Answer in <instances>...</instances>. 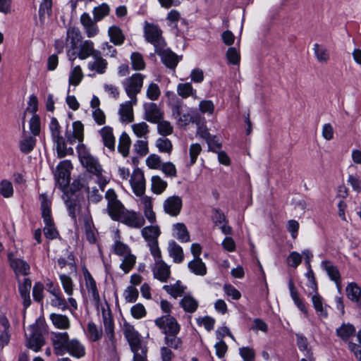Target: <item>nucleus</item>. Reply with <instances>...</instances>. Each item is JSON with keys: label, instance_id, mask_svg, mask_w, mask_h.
I'll list each match as a JSON object with an SVG mask.
<instances>
[{"label": "nucleus", "instance_id": "39", "mask_svg": "<svg viewBox=\"0 0 361 361\" xmlns=\"http://www.w3.org/2000/svg\"><path fill=\"white\" fill-rule=\"evenodd\" d=\"M87 336L90 341L97 342L103 336L102 327L98 326L94 322H89L87 325Z\"/></svg>", "mask_w": 361, "mask_h": 361}, {"label": "nucleus", "instance_id": "25", "mask_svg": "<svg viewBox=\"0 0 361 361\" xmlns=\"http://www.w3.org/2000/svg\"><path fill=\"white\" fill-rule=\"evenodd\" d=\"M83 274L85 281V286L89 294L92 295V299L95 302H98L100 300V298L95 280L87 269H85Z\"/></svg>", "mask_w": 361, "mask_h": 361}, {"label": "nucleus", "instance_id": "41", "mask_svg": "<svg viewBox=\"0 0 361 361\" xmlns=\"http://www.w3.org/2000/svg\"><path fill=\"white\" fill-rule=\"evenodd\" d=\"M311 299L313 307L317 314L324 318L326 317L328 315L326 306L324 305L322 297L318 293H316L312 295Z\"/></svg>", "mask_w": 361, "mask_h": 361}, {"label": "nucleus", "instance_id": "15", "mask_svg": "<svg viewBox=\"0 0 361 361\" xmlns=\"http://www.w3.org/2000/svg\"><path fill=\"white\" fill-rule=\"evenodd\" d=\"M69 341L67 332H56L51 334V342L56 355H63L66 353V346Z\"/></svg>", "mask_w": 361, "mask_h": 361}, {"label": "nucleus", "instance_id": "61", "mask_svg": "<svg viewBox=\"0 0 361 361\" xmlns=\"http://www.w3.org/2000/svg\"><path fill=\"white\" fill-rule=\"evenodd\" d=\"M132 129L134 133L139 137H145V135L149 133V126L144 121L133 124L132 126Z\"/></svg>", "mask_w": 361, "mask_h": 361}, {"label": "nucleus", "instance_id": "52", "mask_svg": "<svg viewBox=\"0 0 361 361\" xmlns=\"http://www.w3.org/2000/svg\"><path fill=\"white\" fill-rule=\"evenodd\" d=\"M156 123L157 124V131L160 135L167 136L172 134L173 128L169 121L162 118Z\"/></svg>", "mask_w": 361, "mask_h": 361}, {"label": "nucleus", "instance_id": "56", "mask_svg": "<svg viewBox=\"0 0 361 361\" xmlns=\"http://www.w3.org/2000/svg\"><path fill=\"white\" fill-rule=\"evenodd\" d=\"M83 78V74L80 66H77L71 71L69 76V84L78 85Z\"/></svg>", "mask_w": 361, "mask_h": 361}, {"label": "nucleus", "instance_id": "11", "mask_svg": "<svg viewBox=\"0 0 361 361\" xmlns=\"http://www.w3.org/2000/svg\"><path fill=\"white\" fill-rule=\"evenodd\" d=\"M73 169L72 164L68 160L61 161L56 167L55 179L59 188L65 191L71 181V171Z\"/></svg>", "mask_w": 361, "mask_h": 361}, {"label": "nucleus", "instance_id": "3", "mask_svg": "<svg viewBox=\"0 0 361 361\" xmlns=\"http://www.w3.org/2000/svg\"><path fill=\"white\" fill-rule=\"evenodd\" d=\"M49 128L53 142L56 145V151L59 157H64L67 154L73 153V149L66 147L65 138L61 135V127L55 117L51 118Z\"/></svg>", "mask_w": 361, "mask_h": 361}, {"label": "nucleus", "instance_id": "64", "mask_svg": "<svg viewBox=\"0 0 361 361\" xmlns=\"http://www.w3.org/2000/svg\"><path fill=\"white\" fill-rule=\"evenodd\" d=\"M156 146L161 152L170 153L172 150V143L168 138H158Z\"/></svg>", "mask_w": 361, "mask_h": 361}, {"label": "nucleus", "instance_id": "48", "mask_svg": "<svg viewBox=\"0 0 361 361\" xmlns=\"http://www.w3.org/2000/svg\"><path fill=\"white\" fill-rule=\"evenodd\" d=\"M178 334H169L164 336L166 347L179 350L182 347V339L178 336Z\"/></svg>", "mask_w": 361, "mask_h": 361}, {"label": "nucleus", "instance_id": "42", "mask_svg": "<svg viewBox=\"0 0 361 361\" xmlns=\"http://www.w3.org/2000/svg\"><path fill=\"white\" fill-rule=\"evenodd\" d=\"M188 267L195 275L204 276L207 274L206 265L201 258H194L189 262Z\"/></svg>", "mask_w": 361, "mask_h": 361}, {"label": "nucleus", "instance_id": "19", "mask_svg": "<svg viewBox=\"0 0 361 361\" xmlns=\"http://www.w3.org/2000/svg\"><path fill=\"white\" fill-rule=\"evenodd\" d=\"M155 53L160 56L161 62L170 69L174 70L180 61L178 56L166 47Z\"/></svg>", "mask_w": 361, "mask_h": 361}, {"label": "nucleus", "instance_id": "28", "mask_svg": "<svg viewBox=\"0 0 361 361\" xmlns=\"http://www.w3.org/2000/svg\"><path fill=\"white\" fill-rule=\"evenodd\" d=\"M78 48L79 49L78 57L81 60L86 59L90 56L93 57L95 55V52L99 51L94 49V43L91 40L81 42Z\"/></svg>", "mask_w": 361, "mask_h": 361}, {"label": "nucleus", "instance_id": "55", "mask_svg": "<svg viewBox=\"0 0 361 361\" xmlns=\"http://www.w3.org/2000/svg\"><path fill=\"white\" fill-rule=\"evenodd\" d=\"M36 143V139L29 136L27 137H25L20 142V151L23 153L27 154L30 152Z\"/></svg>", "mask_w": 361, "mask_h": 361}, {"label": "nucleus", "instance_id": "21", "mask_svg": "<svg viewBox=\"0 0 361 361\" xmlns=\"http://www.w3.org/2000/svg\"><path fill=\"white\" fill-rule=\"evenodd\" d=\"M65 204L68 212L69 216L74 220L76 219V212L80 209L79 197L77 194L63 191Z\"/></svg>", "mask_w": 361, "mask_h": 361}, {"label": "nucleus", "instance_id": "62", "mask_svg": "<svg viewBox=\"0 0 361 361\" xmlns=\"http://www.w3.org/2000/svg\"><path fill=\"white\" fill-rule=\"evenodd\" d=\"M52 0H43L39 8V16L41 21L44 20L46 14L51 13Z\"/></svg>", "mask_w": 361, "mask_h": 361}, {"label": "nucleus", "instance_id": "51", "mask_svg": "<svg viewBox=\"0 0 361 361\" xmlns=\"http://www.w3.org/2000/svg\"><path fill=\"white\" fill-rule=\"evenodd\" d=\"M112 250L116 255L121 257H124L131 253V250L129 246L120 241L119 240H116L114 242V245H112Z\"/></svg>", "mask_w": 361, "mask_h": 361}, {"label": "nucleus", "instance_id": "50", "mask_svg": "<svg viewBox=\"0 0 361 361\" xmlns=\"http://www.w3.org/2000/svg\"><path fill=\"white\" fill-rule=\"evenodd\" d=\"M314 53L319 63H326L329 59V54L326 49L321 47L319 44H314Z\"/></svg>", "mask_w": 361, "mask_h": 361}, {"label": "nucleus", "instance_id": "34", "mask_svg": "<svg viewBox=\"0 0 361 361\" xmlns=\"http://www.w3.org/2000/svg\"><path fill=\"white\" fill-rule=\"evenodd\" d=\"M31 280L28 278H25L23 282L20 283L18 286L20 296L23 300V305L25 308L28 307L31 303L30 297V290L31 288Z\"/></svg>", "mask_w": 361, "mask_h": 361}, {"label": "nucleus", "instance_id": "59", "mask_svg": "<svg viewBox=\"0 0 361 361\" xmlns=\"http://www.w3.org/2000/svg\"><path fill=\"white\" fill-rule=\"evenodd\" d=\"M131 64L135 70H142L145 67V63L142 55L138 52H133L130 56Z\"/></svg>", "mask_w": 361, "mask_h": 361}, {"label": "nucleus", "instance_id": "36", "mask_svg": "<svg viewBox=\"0 0 361 361\" xmlns=\"http://www.w3.org/2000/svg\"><path fill=\"white\" fill-rule=\"evenodd\" d=\"M82 40V35L79 28L69 27L66 32V41L71 44V49H78V44Z\"/></svg>", "mask_w": 361, "mask_h": 361}, {"label": "nucleus", "instance_id": "1", "mask_svg": "<svg viewBox=\"0 0 361 361\" xmlns=\"http://www.w3.org/2000/svg\"><path fill=\"white\" fill-rule=\"evenodd\" d=\"M123 334L128 342L131 351L133 353V361H147V348L143 344L142 337L135 329L134 326L125 323Z\"/></svg>", "mask_w": 361, "mask_h": 361}, {"label": "nucleus", "instance_id": "57", "mask_svg": "<svg viewBox=\"0 0 361 361\" xmlns=\"http://www.w3.org/2000/svg\"><path fill=\"white\" fill-rule=\"evenodd\" d=\"M138 295L137 289L133 286H128L123 292V297L127 302H135L137 300Z\"/></svg>", "mask_w": 361, "mask_h": 361}, {"label": "nucleus", "instance_id": "47", "mask_svg": "<svg viewBox=\"0 0 361 361\" xmlns=\"http://www.w3.org/2000/svg\"><path fill=\"white\" fill-rule=\"evenodd\" d=\"M151 181V189L154 194L162 193L167 187V183L158 176H152Z\"/></svg>", "mask_w": 361, "mask_h": 361}, {"label": "nucleus", "instance_id": "63", "mask_svg": "<svg viewBox=\"0 0 361 361\" xmlns=\"http://www.w3.org/2000/svg\"><path fill=\"white\" fill-rule=\"evenodd\" d=\"M239 354L244 361H255V351L250 347L240 348Z\"/></svg>", "mask_w": 361, "mask_h": 361}, {"label": "nucleus", "instance_id": "40", "mask_svg": "<svg viewBox=\"0 0 361 361\" xmlns=\"http://www.w3.org/2000/svg\"><path fill=\"white\" fill-rule=\"evenodd\" d=\"M174 231L173 236H175L179 241L182 243H187L190 240L189 232L183 223H177L173 226Z\"/></svg>", "mask_w": 361, "mask_h": 361}, {"label": "nucleus", "instance_id": "9", "mask_svg": "<svg viewBox=\"0 0 361 361\" xmlns=\"http://www.w3.org/2000/svg\"><path fill=\"white\" fill-rule=\"evenodd\" d=\"M141 233L144 239L147 242L151 255H159V252L161 251L158 245V238L161 233L159 226H145L142 229Z\"/></svg>", "mask_w": 361, "mask_h": 361}, {"label": "nucleus", "instance_id": "46", "mask_svg": "<svg viewBox=\"0 0 361 361\" xmlns=\"http://www.w3.org/2000/svg\"><path fill=\"white\" fill-rule=\"evenodd\" d=\"M346 295L353 302L358 301L361 296L360 287L354 282L350 283L345 288Z\"/></svg>", "mask_w": 361, "mask_h": 361}, {"label": "nucleus", "instance_id": "22", "mask_svg": "<svg viewBox=\"0 0 361 361\" xmlns=\"http://www.w3.org/2000/svg\"><path fill=\"white\" fill-rule=\"evenodd\" d=\"M8 259L16 275L26 276L30 273V265L23 259L13 257V253L8 255Z\"/></svg>", "mask_w": 361, "mask_h": 361}, {"label": "nucleus", "instance_id": "60", "mask_svg": "<svg viewBox=\"0 0 361 361\" xmlns=\"http://www.w3.org/2000/svg\"><path fill=\"white\" fill-rule=\"evenodd\" d=\"M130 313L133 318L140 319L146 316L147 310L142 304L137 303L131 307Z\"/></svg>", "mask_w": 361, "mask_h": 361}, {"label": "nucleus", "instance_id": "14", "mask_svg": "<svg viewBox=\"0 0 361 361\" xmlns=\"http://www.w3.org/2000/svg\"><path fill=\"white\" fill-rule=\"evenodd\" d=\"M79 158L82 165L86 168L87 171L97 176L102 175V169L97 159L92 157L90 153L84 152L79 154Z\"/></svg>", "mask_w": 361, "mask_h": 361}, {"label": "nucleus", "instance_id": "17", "mask_svg": "<svg viewBox=\"0 0 361 361\" xmlns=\"http://www.w3.org/2000/svg\"><path fill=\"white\" fill-rule=\"evenodd\" d=\"M30 329L31 333L28 338L27 346L34 351L38 352L44 344L42 334L37 324L30 326Z\"/></svg>", "mask_w": 361, "mask_h": 361}, {"label": "nucleus", "instance_id": "32", "mask_svg": "<svg viewBox=\"0 0 361 361\" xmlns=\"http://www.w3.org/2000/svg\"><path fill=\"white\" fill-rule=\"evenodd\" d=\"M99 133L102 137V140L105 147H108L111 151L115 149V137L113 134V129L110 126H104L100 130Z\"/></svg>", "mask_w": 361, "mask_h": 361}, {"label": "nucleus", "instance_id": "38", "mask_svg": "<svg viewBox=\"0 0 361 361\" xmlns=\"http://www.w3.org/2000/svg\"><path fill=\"white\" fill-rule=\"evenodd\" d=\"M108 34L110 37V41L116 46H120L123 44L125 41V35L121 29L116 26L112 25L108 30Z\"/></svg>", "mask_w": 361, "mask_h": 361}, {"label": "nucleus", "instance_id": "20", "mask_svg": "<svg viewBox=\"0 0 361 361\" xmlns=\"http://www.w3.org/2000/svg\"><path fill=\"white\" fill-rule=\"evenodd\" d=\"M144 118L152 123L159 122L164 118V113L155 103H147L144 105Z\"/></svg>", "mask_w": 361, "mask_h": 361}, {"label": "nucleus", "instance_id": "53", "mask_svg": "<svg viewBox=\"0 0 361 361\" xmlns=\"http://www.w3.org/2000/svg\"><path fill=\"white\" fill-rule=\"evenodd\" d=\"M59 278L64 292L71 297L73 294V282L72 279L66 274H61Z\"/></svg>", "mask_w": 361, "mask_h": 361}, {"label": "nucleus", "instance_id": "10", "mask_svg": "<svg viewBox=\"0 0 361 361\" xmlns=\"http://www.w3.org/2000/svg\"><path fill=\"white\" fill-rule=\"evenodd\" d=\"M155 325L161 330L165 336L179 334L180 326L177 319L170 314L163 315L154 320Z\"/></svg>", "mask_w": 361, "mask_h": 361}, {"label": "nucleus", "instance_id": "27", "mask_svg": "<svg viewBox=\"0 0 361 361\" xmlns=\"http://www.w3.org/2000/svg\"><path fill=\"white\" fill-rule=\"evenodd\" d=\"M94 61L88 63V68L90 71H94L99 74L105 73L107 68V61L101 56L100 51L95 52L93 56Z\"/></svg>", "mask_w": 361, "mask_h": 361}, {"label": "nucleus", "instance_id": "58", "mask_svg": "<svg viewBox=\"0 0 361 361\" xmlns=\"http://www.w3.org/2000/svg\"><path fill=\"white\" fill-rule=\"evenodd\" d=\"M166 20L169 21V25L178 29L177 23L181 21L185 23V19L180 18V13L176 10H171L167 15Z\"/></svg>", "mask_w": 361, "mask_h": 361}, {"label": "nucleus", "instance_id": "4", "mask_svg": "<svg viewBox=\"0 0 361 361\" xmlns=\"http://www.w3.org/2000/svg\"><path fill=\"white\" fill-rule=\"evenodd\" d=\"M111 217L114 221H120L134 228H141L145 222L144 217L140 213L128 210L124 206Z\"/></svg>", "mask_w": 361, "mask_h": 361}, {"label": "nucleus", "instance_id": "16", "mask_svg": "<svg viewBox=\"0 0 361 361\" xmlns=\"http://www.w3.org/2000/svg\"><path fill=\"white\" fill-rule=\"evenodd\" d=\"M54 298L51 300V305L56 307L61 311L70 310L73 312L78 310V303L73 298L69 296L68 300H66L61 295V293L54 296Z\"/></svg>", "mask_w": 361, "mask_h": 361}, {"label": "nucleus", "instance_id": "45", "mask_svg": "<svg viewBox=\"0 0 361 361\" xmlns=\"http://www.w3.org/2000/svg\"><path fill=\"white\" fill-rule=\"evenodd\" d=\"M355 333V328L350 324H343L336 329V335L342 340L346 341Z\"/></svg>", "mask_w": 361, "mask_h": 361}, {"label": "nucleus", "instance_id": "12", "mask_svg": "<svg viewBox=\"0 0 361 361\" xmlns=\"http://www.w3.org/2000/svg\"><path fill=\"white\" fill-rule=\"evenodd\" d=\"M154 259V264L152 268L154 278L161 282H167L171 276V267L161 257V251L159 255H152Z\"/></svg>", "mask_w": 361, "mask_h": 361}, {"label": "nucleus", "instance_id": "49", "mask_svg": "<svg viewBox=\"0 0 361 361\" xmlns=\"http://www.w3.org/2000/svg\"><path fill=\"white\" fill-rule=\"evenodd\" d=\"M123 257L122 262L120 264V268L125 274H128L134 267L136 263V257L132 253H130Z\"/></svg>", "mask_w": 361, "mask_h": 361}, {"label": "nucleus", "instance_id": "29", "mask_svg": "<svg viewBox=\"0 0 361 361\" xmlns=\"http://www.w3.org/2000/svg\"><path fill=\"white\" fill-rule=\"evenodd\" d=\"M168 252L169 255L173 259V262L179 264L183 261V250L176 241H169Z\"/></svg>", "mask_w": 361, "mask_h": 361}, {"label": "nucleus", "instance_id": "31", "mask_svg": "<svg viewBox=\"0 0 361 361\" xmlns=\"http://www.w3.org/2000/svg\"><path fill=\"white\" fill-rule=\"evenodd\" d=\"M66 353L71 355L80 358L85 355V347L77 339L69 340L66 346Z\"/></svg>", "mask_w": 361, "mask_h": 361}, {"label": "nucleus", "instance_id": "30", "mask_svg": "<svg viewBox=\"0 0 361 361\" xmlns=\"http://www.w3.org/2000/svg\"><path fill=\"white\" fill-rule=\"evenodd\" d=\"M177 94L183 99L191 97L194 99H199L197 90L192 87L190 82L179 83L177 85Z\"/></svg>", "mask_w": 361, "mask_h": 361}, {"label": "nucleus", "instance_id": "18", "mask_svg": "<svg viewBox=\"0 0 361 361\" xmlns=\"http://www.w3.org/2000/svg\"><path fill=\"white\" fill-rule=\"evenodd\" d=\"M182 206V199L176 195L169 197L163 203L164 212L171 216H177L181 211Z\"/></svg>", "mask_w": 361, "mask_h": 361}, {"label": "nucleus", "instance_id": "37", "mask_svg": "<svg viewBox=\"0 0 361 361\" xmlns=\"http://www.w3.org/2000/svg\"><path fill=\"white\" fill-rule=\"evenodd\" d=\"M180 306L185 312L193 313L199 306L198 301L190 295H185L179 302Z\"/></svg>", "mask_w": 361, "mask_h": 361}, {"label": "nucleus", "instance_id": "7", "mask_svg": "<svg viewBox=\"0 0 361 361\" xmlns=\"http://www.w3.org/2000/svg\"><path fill=\"white\" fill-rule=\"evenodd\" d=\"M144 35L146 41L154 45L155 52L166 46L162 36V30L157 25L146 22L144 26Z\"/></svg>", "mask_w": 361, "mask_h": 361}, {"label": "nucleus", "instance_id": "8", "mask_svg": "<svg viewBox=\"0 0 361 361\" xmlns=\"http://www.w3.org/2000/svg\"><path fill=\"white\" fill-rule=\"evenodd\" d=\"M102 322L105 333V341L110 345L112 350L116 348V339L114 332V322L109 307L102 308Z\"/></svg>", "mask_w": 361, "mask_h": 361}, {"label": "nucleus", "instance_id": "33", "mask_svg": "<svg viewBox=\"0 0 361 361\" xmlns=\"http://www.w3.org/2000/svg\"><path fill=\"white\" fill-rule=\"evenodd\" d=\"M133 102L130 99L120 105L118 114L123 122L130 123L133 121Z\"/></svg>", "mask_w": 361, "mask_h": 361}, {"label": "nucleus", "instance_id": "13", "mask_svg": "<svg viewBox=\"0 0 361 361\" xmlns=\"http://www.w3.org/2000/svg\"><path fill=\"white\" fill-rule=\"evenodd\" d=\"M130 183L136 196H142L145 192L146 182L143 171L139 169H135L130 179Z\"/></svg>", "mask_w": 361, "mask_h": 361}, {"label": "nucleus", "instance_id": "44", "mask_svg": "<svg viewBox=\"0 0 361 361\" xmlns=\"http://www.w3.org/2000/svg\"><path fill=\"white\" fill-rule=\"evenodd\" d=\"M130 143V137L126 132H123L119 137L118 150L124 157H128L129 154Z\"/></svg>", "mask_w": 361, "mask_h": 361}, {"label": "nucleus", "instance_id": "2", "mask_svg": "<svg viewBox=\"0 0 361 361\" xmlns=\"http://www.w3.org/2000/svg\"><path fill=\"white\" fill-rule=\"evenodd\" d=\"M41 201L42 216L44 222V233L47 238L53 240L59 236V232L51 215V201L44 194L39 195Z\"/></svg>", "mask_w": 361, "mask_h": 361}, {"label": "nucleus", "instance_id": "54", "mask_svg": "<svg viewBox=\"0 0 361 361\" xmlns=\"http://www.w3.org/2000/svg\"><path fill=\"white\" fill-rule=\"evenodd\" d=\"M110 11L109 6L106 4H102L93 9L94 19L95 21L102 20L108 16Z\"/></svg>", "mask_w": 361, "mask_h": 361}, {"label": "nucleus", "instance_id": "6", "mask_svg": "<svg viewBox=\"0 0 361 361\" xmlns=\"http://www.w3.org/2000/svg\"><path fill=\"white\" fill-rule=\"evenodd\" d=\"M145 77L141 73H135L122 81L126 94L133 102L134 104L137 103V94L142 90Z\"/></svg>", "mask_w": 361, "mask_h": 361}, {"label": "nucleus", "instance_id": "26", "mask_svg": "<svg viewBox=\"0 0 361 361\" xmlns=\"http://www.w3.org/2000/svg\"><path fill=\"white\" fill-rule=\"evenodd\" d=\"M139 197L140 204L143 207L145 217L150 223H154L156 221V215L153 211L152 198L144 195Z\"/></svg>", "mask_w": 361, "mask_h": 361}, {"label": "nucleus", "instance_id": "24", "mask_svg": "<svg viewBox=\"0 0 361 361\" xmlns=\"http://www.w3.org/2000/svg\"><path fill=\"white\" fill-rule=\"evenodd\" d=\"M105 198L108 201L107 209L110 216L123 207L122 203L117 199V195L113 189H109L106 192Z\"/></svg>", "mask_w": 361, "mask_h": 361}, {"label": "nucleus", "instance_id": "43", "mask_svg": "<svg viewBox=\"0 0 361 361\" xmlns=\"http://www.w3.org/2000/svg\"><path fill=\"white\" fill-rule=\"evenodd\" d=\"M163 289L173 298H177L183 295L186 287L182 284L180 281H177L174 284L164 285Z\"/></svg>", "mask_w": 361, "mask_h": 361}, {"label": "nucleus", "instance_id": "5", "mask_svg": "<svg viewBox=\"0 0 361 361\" xmlns=\"http://www.w3.org/2000/svg\"><path fill=\"white\" fill-rule=\"evenodd\" d=\"M172 116L177 120V124L180 127H185L190 123L199 124L200 116L199 113L190 110L185 113L183 112L181 102H177L171 107Z\"/></svg>", "mask_w": 361, "mask_h": 361}, {"label": "nucleus", "instance_id": "35", "mask_svg": "<svg viewBox=\"0 0 361 361\" xmlns=\"http://www.w3.org/2000/svg\"><path fill=\"white\" fill-rule=\"evenodd\" d=\"M53 325L59 329L66 330L71 327L69 318L61 314L51 313L49 316Z\"/></svg>", "mask_w": 361, "mask_h": 361}, {"label": "nucleus", "instance_id": "23", "mask_svg": "<svg viewBox=\"0 0 361 361\" xmlns=\"http://www.w3.org/2000/svg\"><path fill=\"white\" fill-rule=\"evenodd\" d=\"M322 267L326 271L331 280L336 283L338 291L340 292L341 289V281L338 267L328 260L322 261Z\"/></svg>", "mask_w": 361, "mask_h": 361}]
</instances>
